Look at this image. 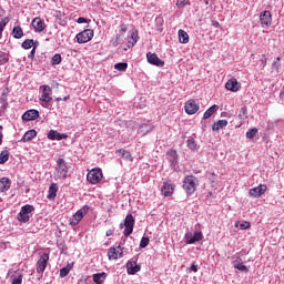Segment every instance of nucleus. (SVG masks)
I'll use <instances>...</instances> for the list:
<instances>
[{
	"instance_id": "obj_1",
	"label": "nucleus",
	"mask_w": 284,
	"mask_h": 284,
	"mask_svg": "<svg viewBox=\"0 0 284 284\" xmlns=\"http://www.w3.org/2000/svg\"><path fill=\"white\" fill-rule=\"evenodd\" d=\"M70 168L63 158H59L57 160L55 173L54 179L55 181H65L68 179V172Z\"/></svg>"
},
{
	"instance_id": "obj_2",
	"label": "nucleus",
	"mask_w": 284,
	"mask_h": 284,
	"mask_svg": "<svg viewBox=\"0 0 284 284\" xmlns=\"http://www.w3.org/2000/svg\"><path fill=\"white\" fill-rule=\"evenodd\" d=\"M34 212V206L30 204H26L20 209V212L17 215V220L19 223H30V214Z\"/></svg>"
},
{
	"instance_id": "obj_3",
	"label": "nucleus",
	"mask_w": 284,
	"mask_h": 284,
	"mask_svg": "<svg viewBox=\"0 0 284 284\" xmlns=\"http://www.w3.org/2000/svg\"><path fill=\"white\" fill-rule=\"evenodd\" d=\"M90 211V206L84 205L82 206L80 210H78L71 217H70V225H72V227H75V225L78 223H81V221H83V216H85V214H88V212Z\"/></svg>"
},
{
	"instance_id": "obj_4",
	"label": "nucleus",
	"mask_w": 284,
	"mask_h": 284,
	"mask_svg": "<svg viewBox=\"0 0 284 284\" xmlns=\"http://www.w3.org/2000/svg\"><path fill=\"white\" fill-rule=\"evenodd\" d=\"M183 190H185L186 194H194L196 192V178L194 175L184 178Z\"/></svg>"
},
{
	"instance_id": "obj_5",
	"label": "nucleus",
	"mask_w": 284,
	"mask_h": 284,
	"mask_svg": "<svg viewBox=\"0 0 284 284\" xmlns=\"http://www.w3.org/2000/svg\"><path fill=\"white\" fill-rule=\"evenodd\" d=\"M103 179V171L101 169H92L87 174V181L91 183V185H97V183H100V181Z\"/></svg>"
},
{
	"instance_id": "obj_6",
	"label": "nucleus",
	"mask_w": 284,
	"mask_h": 284,
	"mask_svg": "<svg viewBox=\"0 0 284 284\" xmlns=\"http://www.w3.org/2000/svg\"><path fill=\"white\" fill-rule=\"evenodd\" d=\"M124 225V231L123 234L124 236H130L134 232V215L128 214L124 219V224H120V227L123 229Z\"/></svg>"
},
{
	"instance_id": "obj_7",
	"label": "nucleus",
	"mask_w": 284,
	"mask_h": 284,
	"mask_svg": "<svg viewBox=\"0 0 284 284\" xmlns=\"http://www.w3.org/2000/svg\"><path fill=\"white\" fill-rule=\"evenodd\" d=\"M186 245H194V243H199V241H203V232L195 231L194 233L187 232L184 235Z\"/></svg>"
},
{
	"instance_id": "obj_8",
	"label": "nucleus",
	"mask_w": 284,
	"mask_h": 284,
	"mask_svg": "<svg viewBox=\"0 0 284 284\" xmlns=\"http://www.w3.org/2000/svg\"><path fill=\"white\" fill-rule=\"evenodd\" d=\"M94 38V30L85 29L75 36L78 43H88Z\"/></svg>"
},
{
	"instance_id": "obj_9",
	"label": "nucleus",
	"mask_w": 284,
	"mask_h": 284,
	"mask_svg": "<svg viewBox=\"0 0 284 284\" xmlns=\"http://www.w3.org/2000/svg\"><path fill=\"white\" fill-rule=\"evenodd\" d=\"M48 261H50V254L42 253L36 264L38 274L42 275L45 272V267H48Z\"/></svg>"
},
{
	"instance_id": "obj_10",
	"label": "nucleus",
	"mask_w": 284,
	"mask_h": 284,
	"mask_svg": "<svg viewBox=\"0 0 284 284\" xmlns=\"http://www.w3.org/2000/svg\"><path fill=\"white\" fill-rule=\"evenodd\" d=\"M231 258H232L231 263L234 270H239V272H244V273L250 272V268L247 267V265L243 264V258H241V255L235 254Z\"/></svg>"
},
{
	"instance_id": "obj_11",
	"label": "nucleus",
	"mask_w": 284,
	"mask_h": 284,
	"mask_svg": "<svg viewBox=\"0 0 284 284\" xmlns=\"http://www.w3.org/2000/svg\"><path fill=\"white\" fill-rule=\"evenodd\" d=\"M124 247L119 244L116 247H110L108 252L109 261H116V258H123Z\"/></svg>"
},
{
	"instance_id": "obj_12",
	"label": "nucleus",
	"mask_w": 284,
	"mask_h": 284,
	"mask_svg": "<svg viewBox=\"0 0 284 284\" xmlns=\"http://www.w3.org/2000/svg\"><path fill=\"white\" fill-rule=\"evenodd\" d=\"M40 90L42 92L40 101L50 103V101H52V88H50V85H41Z\"/></svg>"
},
{
	"instance_id": "obj_13",
	"label": "nucleus",
	"mask_w": 284,
	"mask_h": 284,
	"mask_svg": "<svg viewBox=\"0 0 284 284\" xmlns=\"http://www.w3.org/2000/svg\"><path fill=\"white\" fill-rule=\"evenodd\" d=\"M146 59L148 63H150L151 65H156L158 68H163V65H165V62L159 59V55H156V53L148 52Z\"/></svg>"
},
{
	"instance_id": "obj_14",
	"label": "nucleus",
	"mask_w": 284,
	"mask_h": 284,
	"mask_svg": "<svg viewBox=\"0 0 284 284\" xmlns=\"http://www.w3.org/2000/svg\"><path fill=\"white\" fill-rule=\"evenodd\" d=\"M267 192V185L265 184H260L256 187H252L248 191L250 196H253V199H261V195Z\"/></svg>"
},
{
	"instance_id": "obj_15",
	"label": "nucleus",
	"mask_w": 284,
	"mask_h": 284,
	"mask_svg": "<svg viewBox=\"0 0 284 284\" xmlns=\"http://www.w3.org/2000/svg\"><path fill=\"white\" fill-rule=\"evenodd\" d=\"M184 110L186 114H196L197 110H200V106L196 101L189 100L184 105Z\"/></svg>"
},
{
	"instance_id": "obj_16",
	"label": "nucleus",
	"mask_w": 284,
	"mask_h": 284,
	"mask_svg": "<svg viewBox=\"0 0 284 284\" xmlns=\"http://www.w3.org/2000/svg\"><path fill=\"white\" fill-rule=\"evenodd\" d=\"M39 119V111L31 109L22 114V121H37Z\"/></svg>"
},
{
	"instance_id": "obj_17",
	"label": "nucleus",
	"mask_w": 284,
	"mask_h": 284,
	"mask_svg": "<svg viewBox=\"0 0 284 284\" xmlns=\"http://www.w3.org/2000/svg\"><path fill=\"white\" fill-rule=\"evenodd\" d=\"M48 139L50 141H63V139H68V134L60 133L59 131L50 130L48 133Z\"/></svg>"
},
{
	"instance_id": "obj_18",
	"label": "nucleus",
	"mask_w": 284,
	"mask_h": 284,
	"mask_svg": "<svg viewBox=\"0 0 284 284\" xmlns=\"http://www.w3.org/2000/svg\"><path fill=\"white\" fill-rule=\"evenodd\" d=\"M260 21L262 26H266V28H270V26H272V12L263 11L260 14Z\"/></svg>"
},
{
	"instance_id": "obj_19",
	"label": "nucleus",
	"mask_w": 284,
	"mask_h": 284,
	"mask_svg": "<svg viewBox=\"0 0 284 284\" xmlns=\"http://www.w3.org/2000/svg\"><path fill=\"white\" fill-rule=\"evenodd\" d=\"M31 26L36 32H43L45 30V22H43V19L41 18H34Z\"/></svg>"
},
{
	"instance_id": "obj_20",
	"label": "nucleus",
	"mask_w": 284,
	"mask_h": 284,
	"mask_svg": "<svg viewBox=\"0 0 284 284\" xmlns=\"http://www.w3.org/2000/svg\"><path fill=\"white\" fill-rule=\"evenodd\" d=\"M225 88L231 92H239V90H241V83H239V80L233 78L226 82Z\"/></svg>"
},
{
	"instance_id": "obj_21",
	"label": "nucleus",
	"mask_w": 284,
	"mask_h": 284,
	"mask_svg": "<svg viewBox=\"0 0 284 284\" xmlns=\"http://www.w3.org/2000/svg\"><path fill=\"white\" fill-rule=\"evenodd\" d=\"M166 155L171 163V168H176V165H179V153H176V150L168 151Z\"/></svg>"
},
{
	"instance_id": "obj_22",
	"label": "nucleus",
	"mask_w": 284,
	"mask_h": 284,
	"mask_svg": "<svg viewBox=\"0 0 284 284\" xmlns=\"http://www.w3.org/2000/svg\"><path fill=\"white\" fill-rule=\"evenodd\" d=\"M126 272L128 274L134 275L138 272H141V265L136 264L135 261H129L126 263Z\"/></svg>"
},
{
	"instance_id": "obj_23",
	"label": "nucleus",
	"mask_w": 284,
	"mask_h": 284,
	"mask_svg": "<svg viewBox=\"0 0 284 284\" xmlns=\"http://www.w3.org/2000/svg\"><path fill=\"white\" fill-rule=\"evenodd\" d=\"M161 192L163 196H172L174 194V185H172L170 182H164Z\"/></svg>"
},
{
	"instance_id": "obj_24",
	"label": "nucleus",
	"mask_w": 284,
	"mask_h": 284,
	"mask_svg": "<svg viewBox=\"0 0 284 284\" xmlns=\"http://www.w3.org/2000/svg\"><path fill=\"white\" fill-rule=\"evenodd\" d=\"M12 185V180L9 178H1L0 179V192H8Z\"/></svg>"
},
{
	"instance_id": "obj_25",
	"label": "nucleus",
	"mask_w": 284,
	"mask_h": 284,
	"mask_svg": "<svg viewBox=\"0 0 284 284\" xmlns=\"http://www.w3.org/2000/svg\"><path fill=\"white\" fill-rule=\"evenodd\" d=\"M116 155L121 156V159H123L124 161H130L131 163L132 161H134V158H132V153H130V151H126L125 149L116 150Z\"/></svg>"
},
{
	"instance_id": "obj_26",
	"label": "nucleus",
	"mask_w": 284,
	"mask_h": 284,
	"mask_svg": "<svg viewBox=\"0 0 284 284\" xmlns=\"http://www.w3.org/2000/svg\"><path fill=\"white\" fill-rule=\"evenodd\" d=\"M154 130V125L149 121L146 123H142L138 130L140 134H148V132H152Z\"/></svg>"
},
{
	"instance_id": "obj_27",
	"label": "nucleus",
	"mask_w": 284,
	"mask_h": 284,
	"mask_svg": "<svg viewBox=\"0 0 284 284\" xmlns=\"http://www.w3.org/2000/svg\"><path fill=\"white\" fill-rule=\"evenodd\" d=\"M59 192V185L57 183H51L49 186L47 199H57V193Z\"/></svg>"
},
{
	"instance_id": "obj_28",
	"label": "nucleus",
	"mask_w": 284,
	"mask_h": 284,
	"mask_svg": "<svg viewBox=\"0 0 284 284\" xmlns=\"http://www.w3.org/2000/svg\"><path fill=\"white\" fill-rule=\"evenodd\" d=\"M223 128H227V120H219L212 125L214 132H219V130H223Z\"/></svg>"
},
{
	"instance_id": "obj_29",
	"label": "nucleus",
	"mask_w": 284,
	"mask_h": 284,
	"mask_svg": "<svg viewBox=\"0 0 284 284\" xmlns=\"http://www.w3.org/2000/svg\"><path fill=\"white\" fill-rule=\"evenodd\" d=\"M105 278H108V274H105V272L93 274V282L97 284H103Z\"/></svg>"
},
{
	"instance_id": "obj_30",
	"label": "nucleus",
	"mask_w": 284,
	"mask_h": 284,
	"mask_svg": "<svg viewBox=\"0 0 284 284\" xmlns=\"http://www.w3.org/2000/svg\"><path fill=\"white\" fill-rule=\"evenodd\" d=\"M217 111H219V105L213 104L212 106H210V108L204 112L203 119H204V120L210 119V116H212V114H214V113L217 112Z\"/></svg>"
},
{
	"instance_id": "obj_31",
	"label": "nucleus",
	"mask_w": 284,
	"mask_h": 284,
	"mask_svg": "<svg viewBox=\"0 0 284 284\" xmlns=\"http://www.w3.org/2000/svg\"><path fill=\"white\" fill-rule=\"evenodd\" d=\"M11 284H22L23 283V274L21 272H16L13 275H11Z\"/></svg>"
},
{
	"instance_id": "obj_32",
	"label": "nucleus",
	"mask_w": 284,
	"mask_h": 284,
	"mask_svg": "<svg viewBox=\"0 0 284 284\" xmlns=\"http://www.w3.org/2000/svg\"><path fill=\"white\" fill-rule=\"evenodd\" d=\"M179 39L180 43H190V36L183 29L179 30Z\"/></svg>"
},
{
	"instance_id": "obj_33",
	"label": "nucleus",
	"mask_w": 284,
	"mask_h": 284,
	"mask_svg": "<svg viewBox=\"0 0 284 284\" xmlns=\"http://www.w3.org/2000/svg\"><path fill=\"white\" fill-rule=\"evenodd\" d=\"M138 41H139V31L135 30L131 33V40H129L128 42V48H132L133 45H136Z\"/></svg>"
},
{
	"instance_id": "obj_34",
	"label": "nucleus",
	"mask_w": 284,
	"mask_h": 284,
	"mask_svg": "<svg viewBox=\"0 0 284 284\" xmlns=\"http://www.w3.org/2000/svg\"><path fill=\"white\" fill-rule=\"evenodd\" d=\"M37 136V131L29 130L24 133L22 141H32Z\"/></svg>"
},
{
	"instance_id": "obj_35",
	"label": "nucleus",
	"mask_w": 284,
	"mask_h": 284,
	"mask_svg": "<svg viewBox=\"0 0 284 284\" xmlns=\"http://www.w3.org/2000/svg\"><path fill=\"white\" fill-rule=\"evenodd\" d=\"M8 159H10V152L8 150H3L0 153V165L3 163H8Z\"/></svg>"
},
{
	"instance_id": "obj_36",
	"label": "nucleus",
	"mask_w": 284,
	"mask_h": 284,
	"mask_svg": "<svg viewBox=\"0 0 284 284\" xmlns=\"http://www.w3.org/2000/svg\"><path fill=\"white\" fill-rule=\"evenodd\" d=\"M12 36L14 39H21L23 37V29H21V27H14L12 30Z\"/></svg>"
},
{
	"instance_id": "obj_37",
	"label": "nucleus",
	"mask_w": 284,
	"mask_h": 284,
	"mask_svg": "<svg viewBox=\"0 0 284 284\" xmlns=\"http://www.w3.org/2000/svg\"><path fill=\"white\" fill-rule=\"evenodd\" d=\"M114 69L119 70V72H125L128 70V63L126 62L115 63Z\"/></svg>"
},
{
	"instance_id": "obj_38",
	"label": "nucleus",
	"mask_w": 284,
	"mask_h": 284,
	"mask_svg": "<svg viewBox=\"0 0 284 284\" xmlns=\"http://www.w3.org/2000/svg\"><path fill=\"white\" fill-rule=\"evenodd\" d=\"M32 45H34V40H32V39H27L22 42V48L24 50H30V48H32Z\"/></svg>"
},
{
	"instance_id": "obj_39",
	"label": "nucleus",
	"mask_w": 284,
	"mask_h": 284,
	"mask_svg": "<svg viewBox=\"0 0 284 284\" xmlns=\"http://www.w3.org/2000/svg\"><path fill=\"white\" fill-rule=\"evenodd\" d=\"M258 134V129L253 128L246 132V139H254Z\"/></svg>"
},
{
	"instance_id": "obj_40",
	"label": "nucleus",
	"mask_w": 284,
	"mask_h": 284,
	"mask_svg": "<svg viewBox=\"0 0 284 284\" xmlns=\"http://www.w3.org/2000/svg\"><path fill=\"white\" fill-rule=\"evenodd\" d=\"M150 245V237L143 236L140 241V247L143 250Z\"/></svg>"
},
{
	"instance_id": "obj_41",
	"label": "nucleus",
	"mask_w": 284,
	"mask_h": 284,
	"mask_svg": "<svg viewBox=\"0 0 284 284\" xmlns=\"http://www.w3.org/2000/svg\"><path fill=\"white\" fill-rule=\"evenodd\" d=\"M8 26V18H4L0 22V39L3 37V29Z\"/></svg>"
},
{
	"instance_id": "obj_42",
	"label": "nucleus",
	"mask_w": 284,
	"mask_h": 284,
	"mask_svg": "<svg viewBox=\"0 0 284 284\" xmlns=\"http://www.w3.org/2000/svg\"><path fill=\"white\" fill-rule=\"evenodd\" d=\"M51 63L52 65H59V63H61V54L57 53L53 55V58L51 59Z\"/></svg>"
},
{
	"instance_id": "obj_43",
	"label": "nucleus",
	"mask_w": 284,
	"mask_h": 284,
	"mask_svg": "<svg viewBox=\"0 0 284 284\" xmlns=\"http://www.w3.org/2000/svg\"><path fill=\"white\" fill-rule=\"evenodd\" d=\"M239 116H240V119H243V120L248 118L247 109L245 106L241 108Z\"/></svg>"
},
{
	"instance_id": "obj_44",
	"label": "nucleus",
	"mask_w": 284,
	"mask_h": 284,
	"mask_svg": "<svg viewBox=\"0 0 284 284\" xmlns=\"http://www.w3.org/2000/svg\"><path fill=\"white\" fill-rule=\"evenodd\" d=\"M70 274V268L68 267H63L60 270V277L61 278H65V276H68Z\"/></svg>"
},
{
	"instance_id": "obj_45",
	"label": "nucleus",
	"mask_w": 284,
	"mask_h": 284,
	"mask_svg": "<svg viewBox=\"0 0 284 284\" xmlns=\"http://www.w3.org/2000/svg\"><path fill=\"white\" fill-rule=\"evenodd\" d=\"M189 0H178L176 1V6L178 8H185V6H187Z\"/></svg>"
},
{
	"instance_id": "obj_46",
	"label": "nucleus",
	"mask_w": 284,
	"mask_h": 284,
	"mask_svg": "<svg viewBox=\"0 0 284 284\" xmlns=\"http://www.w3.org/2000/svg\"><path fill=\"white\" fill-rule=\"evenodd\" d=\"M250 227H252L250 222H243L240 224V230H250Z\"/></svg>"
},
{
	"instance_id": "obj_47",
	"label": "nucleus",
	"mask_w": 284,
	"mask_h": 284,
	"mask_svg": "<svg viewBox=\"0 0 284 284\" xmlns=\"http://www.w3.org/2000/svg\"><path fill=\"white\" fill-rule=\"evenodd\" d=\"M187 149L189 150H199V144L197 143H187Z\"/></svg>"
},
{
	"instance_id": "obj_48",
	"label": "nucleus",
	"mask_w": 284,
	"mask_h": 284,
	"mask_svg": "<svg viewBox=\"0 0 284 284\" xmlns=\"http://www.w3.org/2000/svg\"><path fill=\"white\" fill-rule=\"evenodd\" d=\"M189 272H194V273L199 272V266L195 265V264H192V265L189 267Z\"/></svg>"
},
{
	"instance_id": "obj_49",
	"label": "nucleus",
	"mask_w": 284,
	"mask_h": 284,
	"mask_svg": "<svg viewBox=\"0 0 284 284\" xmlns=\"http://www.w3.org/2000/svg\"><path fill=\"white\" fill-rule=\"evenodd\" d=\"M36 52H37V47H33V49L31 50V52L29 54V59H34Z\"/></svg>"
},
{
	"instance_id": "obj_50",
	"label": "nucleus",
	"mask_w": 284,
	"mask_h": 284,
	"mask_svg": "<svg viewBox=\"0 0 284 284\" xmlns=\"http://www.w3.org/2000/svg\"><path fill=\"white\" fill-rule=\"evenodd\" d=\"M78 23H88V19L83 18V17H80L78 18Z\"/></svg>"
},
{
	"instance_id": "obj_51",
	"label": "nucleus",
	"mask_w": 284,
	"mask_h": 284,
	"mask_svg": "<svg viewBox=\"0 0 284 284\" xmlns=\"http://www.w3.org/2000/svg\"><path fill=\"white\" fill-rule=\"evenodd\" d=\"M3 142V126L0 125V143Z\"/></svg>"
},
{
	"instance_id": "obj_52",
	"label": "nucleus",
	"mask_w": 284,
	"mask_h": 284,
	"mask_svg": "<svg viewBox=\"0 0 284 284\" xmlns=\"http://www.w3.org/2000/svg\"><path fill=\"white\" fill-rule=\"evenodd\" d=\"M8 61H10V59H8V57L0 58V63H8Z\"/></svg>"
},
{
	"instance_id": "obj_53",
	"label": "nucleus",
	"mask_w": 284,
	"mask_h": 284,
	"mask_svg": "<svg viewBox=\"0 0 284 284\" xmlns=\"http://www.w3.org/2000/svg\"><path fill=\"white\" fill-rule=\"evenodd\" d=\"M280 65L278 62H273L272 68L273 70H278Z\"/></svg>"
},
{
	"instance_id": "obj_54",
	"label": "nucleus",
	"mask_w": 284,
	"mask_h": 284,
	"mask_svg": "<svg viewBox=\"0 0 284 284\" xmlns=\"http://www.w3.org/2000/svg\"><path fill=\"white\" fill-rule=\"evenodd\" d=\"M112 234H114V230L112 229L108 230L105 233L106 236H112Z\"/></svg>"
},
{
	"instance_id": "obj_55",
	"label": "nucleus",
	"mask_w": 284,
	"mask_h": 284,
	"mask_svg": "<svg viewBox=\"0 0 284 284\" xmlns=\"http://www.w3.org/2000/svg\"><path fill=\"white\" fill-rule=\"evenodd\" d=\"M121 32H124V33L128 32V27L122 26V27H121Z\"/></svg>"
},
{
	"instance_id": "obj_56",
	"label": "nucleus",
	"mask_w": 284,
	"mask_h": 284,
	"mask_svg": "<svg viewBox=\"0 0 284 284\" xmlns=\"http://www.w3.org/2000/svg\"><path fill=\"white\" fill-rule=\"evenodd\" d=\"M267 65V58H264L263 68Z\"/></svg>"
},
{
	"instance_id": "obj_57",
	"label": "nucleus",
	"mask_w": 284,
	"mask_h": 284,
	"mask_svg": "<svg viewBox=\"0 0 284 284\" xmlns=\"http://www.w3.org/2000/svg\"><path fill=\"white\" fill-rule=\"evenodd\" d=\"M280 97H284V84H283V89H282V91L280 93Z\"/></svg>"
},
{
	"instance_id": "obj_58",
	"label": "nucleus",
	"mask_w": 284,
	"mask_h": 284,
	"mask_svg": "<svg viewBox=\"0 0 284 284\" xmlns=\"http://www.w3.org/2000/svg\"><path fill=\"white\" fill-rule=\"evenodd\" d=\"M213 26H214L215 28H219V26H221V24H220L219 22H214Z\"/></svg>"
},
{
	"instance_id": "obj_59",
	"label": "nucleus",
	"mask_w": 284,
	"mask_h": 284,
	"mask_svg": "<svg viewBox=\"0 0 284 284\" xmlns=\"http://www.w3.org/2000/svg\"><path fill=\"white\" fill-rule=\"evenodd\" d=\"M70 99V95H67L63 98V101H68Z\"/></svg>"
},
{
	"instance_id": "obj_60",
	"label": "nucleus",
	"mask_w": 284,
	"mask_h": 284,
	"mask_svg": "<svg viewBox=\"0 0 284 284\" xmlns=\"http://www.w3.org/2000/svg\"><path fill=\"white\" fill-rule=\"evenodd\" d=\"M278 61H281V57H277L275 62L278 63Z\"/></svg>"
},
{
	"instance_id": "obj_61",
	"label": "nucleus",
	"mask_w": 284,
	"mask_h": 284,
	"mask_svg": "<svg viewBox=\"0 0 284 284\" xmlns=\"http://www.w3.org/2000/svg\"><path fill=\"white\" fill-rule=\"evenodd\" d=\"M55 101H61V98H57Z\"/></svg>"
}]
</instances>
